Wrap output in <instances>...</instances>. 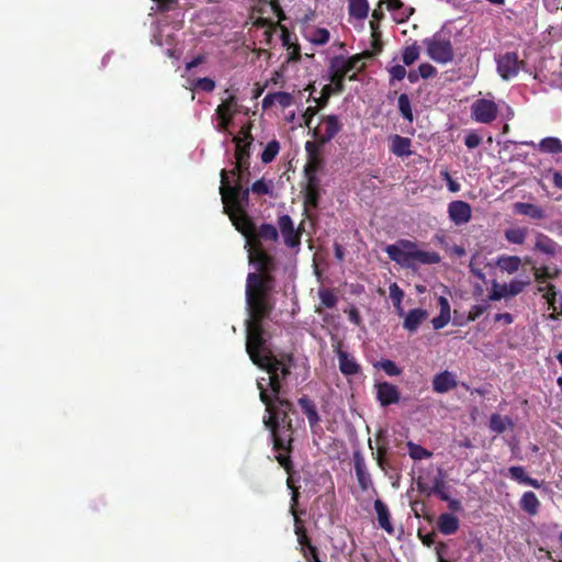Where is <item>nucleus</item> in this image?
Wrapping results in <instances>:
<instances>
[{"label":"nucleus","mask_w":562,"mask_h":562,"mask_svg":"<svg viewBox=\"0 0 562 562\" xmlns=\"http://www.w3.org/2000/svg\"><path fill=\"white\" fill-rule=\"evenodd\" d=\"M249 263L256 269L249 272L246 279V304L249 318L246 325L261 324L274 308L272 296L276 286L277 259L269 254L263 245H257L255 249L246 248Z\"/></svg>","instance_id":"f257e3e1"},{"label":"nucleus","mask_w":562,"mask_h":562,"mask_svg":"<svg viewBox=\"0 0 562 562\" xmlns=\"http://www.w3.org/2000/svg\"><path fill=\"white\" fill-rule=\"evenodd\" d=\"M246 351L258 368L266 371L268 376L257 379L256 384L262 380L269 396L273 400L283 398L282 390L294 366L292 355L278 357L270 345V334L263 328V323L246 325Z\"/></svg>","instance_id":"f03ea898"},{"label":"nucleus","mask_w":562,"mask_h":562,"mask_svg":"<svg viewBox=\"0 0 562 562\" xmlns=\"http://www.w3.org/2000/svg\"><path fill=\"white\" fill-rule=\"evenodd\" d=\"M385 251L391 260L406 268L413 267L415 262L436 265L441 261L438 252L419 250L416 243L408 239H400L396 244L389 245Z\"/></svg>","instance_id":"7ed1b4c3"},{"label":"nucleus","mask_w":562,"mask_h":562,"mask_svg":"<svg viewBox=\"0 0 562 562\" xmlns=\"http://www.w3.org/2000/svg\"><path fill=\"white\" fill-rule=\"evenodd\" d=\"M259 398L266 407L267 415L263 416L265 427L271 426H286L291 427L292 418L291 413H294V405L288 398H278L269 396L267 386L262 383V380L258 383Z\"/></svg>","instance_id":"20e7f679"},{"label":"nucleus","mask_w":562,"mask_h":562,"mask_svg":"<svg viewBox=\"0 0 562 562\" xmlns=\"http://www.w3.org/2000/svg\"><path fill=\"white\" fill-rule=\"evenodd\" d=\"M269 429L273 442V450L278 452L276 456L279 464L286 471L288 474L293 472V462L291 460V452L293 450V425L286 426H271L266 427Z\"/></svg>","instance_id":"39448f33"},{"label":"nucleus","mask_w":562,"mask_h":562,"mask_svg":"<svg viewBox=\"0 0 562 562\" xmlns=\"http://www.w3.org/2000/svg\"><path fill=\"white\" fill-rule=\"evenodd\" d=\"M361 55H353L349 58L344 56H335L330 60L329 65V79L335 85V92L337 94L345 91V79L349 77V72L355 69H362Z\"/></svg>","instance_id":"423d86ee"},{"label":"nucleus","mask_w":562,"mask_h":562,"mask_svg":"<svg viewBox=\"0 0 562 562\" xmlns=\"http://www.w3.org/2000/svg\"><path fill=\"white\" fill-rule=\"evenodd\" d=\"M424 44L428 56L438 64H448L453 60V46L449 38L435 34L430 38H425Z\"/></svg>","instance_id":"0eeeda50"},{"label":"nucleus","mask_w":562,"mask_h":562,"mask_svg":"<svg viewBox=\"0 0 562 562\" xmlns=\"http://www.w3.org/2000/svg\"><path fill=\"white\" fill-rule=\"evenodd\" d=\"M221 186H220V194L223 202L224 213L231 212L234 210H239V196L241 195L243 187L241 183L235 181L234 184H231L228 179V171L225 169L221 170Z\"/></svg>","instance_id":"6e6552de"},{"label":"nucleus","mask_w":562,"mask_h":562,"mask_svg":"<svg viewBox=\"0 0 562 562\" xmlns=\"http://www.w3.org/2000/svg\"><path fill=\"white\" fill-rule=\"evenodd\" d=\"M228 95L222 100V103L217 105L215 113L218 120L217 131L225 132L233 122L234 116L240 112L241 105L235 94L229 93V90H225Z\"/></svg>","instance_id":"1a4fd4ad"},{"label":"nucleus","mask_w":562,"mask_h":562,"mask_svg":"<svg viewBox=\"0 0 562 562\" xmlns=\"http://www.w3.org/2000/svg\"><path fill=\"white\" fill-rule=\"evenodd\" d=\"M251 125L243 126L239 131V135L234 136L233 142L235 143V159L239 167H244L248 172L250 162V146L254 142L251 135Z\"/></svg>","instance_id":"9d476101"},{"label":"nucleus","mask_w":562,"mask_h":562,"mask_svg":"<svg viewBox=\"0 0 562 562\" xmlns=\"http://www.w3.org/2000/svg\"><path fill=\"white\" fill-rule=\"evenodd\" d=\"M525 65L516 52H507L496 58L497 72L506 81L515 78Z\"/></svg>","instance_id":"9b49d317"},{"label":"nucleus","mask_w":562,"mask_h":562,"mask_svg":"<svg viewBox=\"0 0 562 562\" xmlns=\"http://www.w3.org/2000/svg\"><path fill=\"white\" fill-rule=\"evenodd\" d=\"M471 117L482 124H491L498 115V105L488 99H477L471 104Z\"/></svg>","instance_id":"f8f14e48"},{"label":"nucleus","mask_w":562,"mask_h":562,"mask_svg":"<svg viewBox=\"0 0 562 562\" xmlns=\"http://www.w3.org/2000/svg\"><path fill=\"white\" fill-rule=\"evenodd\" d=\"M445 472L442 469H438V474L435 476L432 481V486L430 487L427 483L424 482L423 477L419 476L416 480V487L418 492L426 494L427 496L436 495L439 499H449L448 493V484L445 480Z\"/></svg>","instance_id":"ddd939ff"},{"label":"nucleus","mask_w":562,"mask_h":562,"mask_svg":"<svg viewBox=\"0 0 562 562\" xmlns=\"http://www.w3.org/2000/svg\"><path fill=\"white\" fill-rule=\"evenodd\" d=\"M278 227L288 248H296L301 245L302 231L295 228L290 215L283 214L278 217Z\"/></svg>","instance_id":"4468645a"},{"label":"nucleus","mask_w":562,"mask_h":562,"mask_svg":"<svg viewBox=\"0 0 562 562\" xmlns=\"http://www.w3.org/2000/svg\"><path fill=\"white\" fill-rule=\"evenodd\" d=\"M278 239V228L272 224L263 223L259 227H255L254 235L249 241H246L245 248L255 249L258 244L262 245V241L276 243Z\"/></svg>","instance_id":"2eb2a0df"},{"label":"nucleus","mask_w":562,"mask_h":562,"mask_svg":"<svg viewBox=\"0 0 562 562\" xmlns=\"http://www.w3.org/2000/svg\"><path fill=\"white\" fill-rule=\"evenodd\" d=\"M235 228L245 236L246 241L251 239L256 227L255 222L245 210L226 212Z\"/></svg>","instance_id":"dca6fc26"},{"label":"nucleus","mask_w":562,"mask_h":562,"mask_svg":"<svg viewBox=\"0 0 562 562\" xmlns=\"http://www.w3.org/2000/svg\"><path fill=\"white\" fill-rule=\"evenodd\" d=\"M322 122L325 124V132L321 133L319 128L315 127L312 134L321 145H325L341 131L342 124L338 116L334 114L324 116Z\"/></svg>","instance_id":"f3484780"},{"label":"nucleus","mask_w":562,"mask_h":562,"mask_svg":"<svg viewBox=\"0 0 562 562\" xmlns=\"http://www.w3.org/2000/svg\"><path fill=\"white\" fill-rule=\"evenodd\" d=\"M321 145L318 140L316 142H306L305 143V150L307 154V164L305 166V175L306 177H310L312 175H316L318 170L323 166V157L321 154Z\"/></svg>","instance_id":"a211bd4d"},{"label":"nucleus","mask_w":562,"mask_h":562,"mask_svg":"<svg viewBox=\"0 0 562 562\" xmlns=\"http://www.w3.org/2000/svg\"><path fill=\"white\" fill-rule=\"evenodd\" d=\"M334 351L338 358L339 370L344 375H356L361 371V367L356 359L341 349V342H337V345L334 346Z\"/></svg>","instance_id":"6ab92c4d"},{"label":"nucleus","mask_w":562,"mask_h":562,"mask_svg":"<svg viewBox=\"0 0 562 562\" xmlns=\"http://www.w3.org/2000/svg\"><path fill=\"white\" fill-rule=\"evenodd\" d=\"M448 213L450 220L456 225H463L471 221L472 217V209L471 205L464 201H452L448 205Z\"/></svg>","instance_id":"aec40b11"},{"label":"nucleus","mask_w":562,"mask_h":562,"mask_svg":"<svg viewBox=\"0 0 562 562\" xmlns=\"http://www.w3.org/2000/svg\"><path fill=\"white\" fill-rule=\"evenodd\" d=\"M376 400L383 407L396 404L400 402L398 389L390 382H379L375 384Z\"/></svg>","instance_id":"412c9836"},{"label":"nucleus","mask_w":562,"mask_h":562,"mask_svg":"<svg viewBox=\"0 0 562 562\" xmlns=\"http://www.w3.org/2000/svg\"><path fill=\"white\" fill-rule=\"evenodd\" d=\"M355 473L362 491H367L372 486L371 475L367 470L366 461L360 451H353L352 453Z\"/></svg>","instance_id":"4be33fe9"},{"label":"nucleus","mask_w":562,"mask_h":562,"mask_svg":"<svg viewBox=\"0 0 562 562\" xmlns=\"http://www.w3.org/2000/svg\"><path fill=\"white\" fill-rule=\"evenodd\" d=\"M321 199L319 179L316 175L307 177V184L304 189V205L305 207H318Z\"/></svg>","instance_id":"5701e85b"},{"label":"nucleus","mask_w":562,"mask_h":562,"mask_svg":"<svg viewBox=\"0 0 562 562\" xmlns=\"http://www.w3.org/2000/svg\"><path fill=\"white\" fill-rule=\"evenodd\" d=\"M457 385L456 375L448 370L437 373L432 379V390L439 394L447 393L456 389Z\"/></svg>","instance_id":"b1692460"},{"label":"nucleus","mask_w":562,"mask_h":562,"mask_svg":"<svg viewBox=\"0 0 562 562\" xmlns=\"http://www.w3.org/2000/svg\"><path fill=\"white\" fill-rule=\"evenodd\" d=\"M460 528V520L451 513H442L437 519V529L445 536H452L457 533Z\"/></svg>","instance_id":"393cba45"},{"label":"nucleus","mask_w":562,"mask_h":562,"mask_svg":"<svg viewBox=\"0 0 562 562\" xmlns=\"http://www.w3.org/2000/svg\"><path fill=\"white\" fill-rule=\"evenodd\" d=\"M302 412L305 414L308 424L312 429L319 426L321 423V416L317 412L316 404L313 400H311L308 396L303 395L297 401Z\"/></svg>","instance_id":"a878e982"},{"label":"nucleus","mask_w":562,"mask_h":562,"mask_svg":"<svg viewBox=\"0 0 562 562\" xmlns=\"http://www.w3.org/2000/svg\"><path fill=\"white\" fill-rule=\"evenodd\" d=\"M412 140L408 137L393 135L391 137V151L397 157H409L413 151L411 149Z\"/></svg>","instance_id":"bb28decb"},{"label":"nucleus","mask_w":562,"mask_h":562,"mask_svg":"<svg viewBox=\"0 0 562 562\" xmlns=\"http://www.w3.org/2000/svg\"><path fill=\"white\" fill-rule=\"evenodd\" d=\"M427 316L428 314L426 310H411L403 322V327L411 333H415L420 326V324L427 318Z\"/></svg>","instance_id":"cd10ccee"},{"label":"nucleus","mask_w":562,"mask_h":562,"mask_svg":"<svg viewBox=\"0 0 562 562\" xmlns=\"http://www.w3.org/2000/svg\"><path fill=\"white\" fill-rule=\"evenodd\" d=\"M374 509L378 515V521L380 527L385 530L389 535L394 532V527L391 522V515L387 506L381 499H375Z\"/></svg>","instance_id":"c85d7f7f"},{"label":"nucleus","mask_w":562,"mask_h":562,"mask_svg":"<svg viewBox=\"0 0 562 562\" xmlns=\"http://www.w3.org/2000/svg\"><path fill=\"white\" fill-rule=\"evenodd\" d=\"M559 245L549 236L539 233L536 236L535 250L540 251L542 254L554 257L558 252Z\"/></svg>","instance_id":"c756f323"},{"label":"nucleus","mask_w":562,"mask_h":562,"mask_svg":"<svg viewBox=\"0 0 562 562\" xmlns=\"http://www.w3.org/2000/svg\"><path fill=\"white\" fill-rule=\"evenodd\" d=\"M508 473L510 479L517 481L520 484L529 485L535 488L541 487V482L536 479L530 477L525 469L520 465H514L508 469Z\"/></svg>","instance_id":"7c9ffc66"},{"label":"nucleus","mask_w":562,"mask_h":562,"mask_svg":"<svg viewBox=\"0 0 562 562\" xmlns=\"http://www.w3.org/2000/svg\"><path fill=\"white\" fill-rule=\"evenodd\" d=\"M520 508L529 516H536L539 513L540 502L537 495L531 492H525L519 502Z\"/></svg>","instance_id":"2f4dec72"},{"label":"nucleus","mask_w":562,"mask_h":562,"mask_svg":"<svg viewBox=\"0 0 562 562\" xmlns=\"http://www.w3.org/2000/svg\"><path fill=\"white\" fill-rule=\"evenodd\" d=\"M521 258L518 256H499L496 260V266L502 270L509 274L515 273L519 270L521 266Z\"/></svg>","instance_id":"473e14b6"},{"label":"nucleus","mask_w":562,"mask_h":562,"mask_svg":"<svg viewBox=\"0 0 562 562\" xmlns=\"http://www.w3.org/2000/svg\"><path fill=\"white\" fill-rule=\"evenodd\" d=\"M514 207L516 213L528 216L533 220H541L544 217L543 210L540 206L532 203L517 202Z\"/></svg>","instance_id":"72a5a7b5"},{"label":"nucleus","mask_w":562,"mask_h":562,"mask_svg":"<svg viewBox=\"0 0 562 562\" xmlns=\"http://www.w3.org/2000/svg\"><path fill=\"white\" fill-rule=\"evenodd\" d=\"M349 15L357 20H364L369 13L368 0H348Z\"/></svg>","instance_id":"f704fd0d"},{"label":"nucleus","mask_w":562,"mask_h":562,"mask_svg":"<svg viewBox=\"0 0 562 562\" xmlns=\"http://www.w3.org/2000/svg\"><path fill=\"white\" fill-rule=\"evenodd\" d=\"M528 229L525 227L507 228L504 232L505 239L514 245H522L527 238Z\"/></svg>","instance_id":"c9c22d12"},{"label":"nucleus","mask_w":562,"mask_h":562,"mask_svg":"<svg viewBox=\"0 0 562 562\" xmlns=\"http://www.w3.org/2000/svg\"><path fill=\"white\" fill-rule=\"evenodd\" d=\"M539 150L546 154L562 153V142L558 137H546L540 140Z\"/></svg>","instance_id":"e433bc0d"},{"label":"nucleus","mask_w":562,"mask_h":562,"mask_svg":"<svg viewBox=\"0 0 562 562\" xmlns=\"http://www.w3.org/2000/svg\"><path fill=\"white\" fill-rule=\"evenodd\" d=\"M292 473L289 474L286 480V486L291 490V503H290V514L295 517H300V513L297 512L299 498H300V487L294 485L293 479L291 476Z\"/></svg>","instance_id":"4c0bfd02"},{"label":"nucleus","mask_w":562,"mask_h":562,"mask_svg":"<svg viewBox=\"0 0 562 562\" xmlns=\"http://www.w3.org/2000/svg\"><path fill=\"white\" fill-rule=\"evenodd\" d=\"M508 426H513V422L507 416L503 417L499 414H493L490 418V429L495 434H503Z\"/></svg>","instance_id":"58836bf2"},{"label":"nucleus","mask_w":562,"mask_h":562,"mask_svg":"<svg viewBox=\"0 0 562 562\" xmlns=\"http://www.w3.org/2000/svg\"><path fill=\"white\" fill-rule=\"evenodd\" d=\"M532 271H533L535 280L539 284H543L547 280L554 279L558 276V271L555 270L552 272L548 266H542V267L533 266Z\"/></svg>","instance_id":"ea45409f"},{"label":"nucleus","mask_w":562,"mask_h":562,"mask_svg":"<svg viewBox=\"0 0 562 562\" xmlns=\"http://www.w3.org/2000/svg\"><path fill=\"white\" fill-rule=\"evenodd\" d=\"M408 454L413 460L428 459L432 456V452L426 448L414 443L413 441L407 442Z\"/></svg>","instance_id":"a19ab883"},{"label":"nucleus","mask_w":562,"mask_h":562,"mask_svg":"<svg viewBox=\"0 0 562 562\" xmlns=\"http://www.w3.org/2000/svg\"><path fill=\"white\" fill-rule=\"evenodd\" d=\"M530 284V279L527 277L526 279H514L509 283H506V290L508 296H515L521 293L526 286Z\"/></svg>","instance_id":"79ce46f5"},{"label":"nucleus","mask_w":562,"mask_h":562,"mask_svg":"<svg viewBox=\"0 0 562 562\" xmlns=\"http://www.w3.org/2000/svg\"><path fill=\"white\" fill-rule=\"evenodd\" d=\"M398 111L402 116L408 122H413V110L411 105V100L406 93H402L398 97Z\"/></svg>","instance_id":"37998d69"},{"label":"nucleus","mask_w":562,"mask_h":562,"mask_svg":"<svg viewBox=\"0 0 562 562\" xmlns=\"http://www.w3.org/2000/svg\"><path fill=\"white\" fill-rule=\"evenodd\" d=\"M279 149H280V145L277 140L269 142L261 154L262 162H265V164L271 162L278 155Z\"/></svg>","instance_id":"c03bdc74"},{"label":"nucleus","mask_w":562,"mask_h":562,"mask_svg":"<svg viewBox=\"0 0 562 562\" xmlns=\"http://www.w3.org/2000/svg\"><path fill=\"white\" fill-rule=\"evenodd\" d=\"M419 57V47L416 44L406 46L402 54L403 63L406 66L413 65Z\"/></svg>","instance_id":"a18cd8bd"},{"label":"nucleus","mask_w":562,"mask_h":562,"mask_svg":"<svg viewBox=\"0 0 562 562\" xmlns=\"http://www.w3.org/2000/svg\"><path fill=\"white\" fill-rule=\"evenodd\" d=\"M389 290L393 305L402 313L401 304L404 297V291L395 282L390 285Z\"/></svg>","instance_id":"49530a36"},{"label":"nucleus","mask_w":562,"mask_h":562,"mask_svg":"<svg viewBox=\"0 0 562 562\" xmlns=\"http://www.w3.org/2000/svg\"><path fill=\"white\" fill-rule=\"evenodd\" d=\"M329 31L324 27H318L312 33L310 41L315 45H324L329 41Z\"/></svg>","instance_id":"de8ad7c7"},{"label":"nucleus","mask_w":562,"mask_h":562,"mask_svg":"<svg viewBox=\"0 0 562 562\" xmlns=\"http://www.w3.org/2000/svg\"><path fill=\"white\" fill-rule=\"evenodd\" d=\"M378 366L389 375V376H397L402 373V369L397 367V364L390 360L384 359L381 360Z\"/></svg>","instance_id":"09e8293b"},{"label":"nucleus","mask_w":562,"mask_h":562,"mask_svg":"<svg viewBox=\"0 0 562 562\" xmlns=\"http://www.w3.org/2000/svg\"><path fill=\"white\" fill-rule=\"evenodd\" d=\"M319 299L323 305H325L328 308H333L337 304V296L335 293L329 289H323L319 290Z\"/></svg>","instance_id":"8fccbe9b"},{"label":"nucleus","mask_w":562,"mask_h":562,"mask_svg":"<svg viewBox=\"0 0 562 562\" xmlns=\"http://www.w3.org/2000/svg\"><path fill=\"white\" fill-rule=\"evenodd\" d=\"M543 299L547 301L549 308H552L554 312L557 311L555 302H557V289L552 283H548L546 285V293L542 294Z\"/></svg>","instance_id":"3c124183"},{"label":"nucleus","mask_w":562,"mask_h":562,"mask_svg":"<svg viewBox=\"0 0 562 562\" xmlns=\"http://www.w3.org/2000/svg\"><path fill=\"white\" fill-rule=\"evenodd\" d=\"M334 93H336L335 92V85L331 83V85L324 86V88L322 89L321 97L315 100L316 103H317V106L319 109L326 106V104L328 103L329 98Z\"/></svg>","instance_id":"603ef678"},{"label":"nucleus","mask_w":562,"mask_h":562,"mask_svg":"<svg viewBox=\"0 0 562 562\" xmlns=\"http://www.w3.org/2000/svg\"><path fill=\"white\" fill-rule=\"evenodd\" d=\"M506 283L505 284H498L497 282L493 283V289L488 295V299L491 301H498L505 296H508L507 290H506Z\"/></svg>","instance_id":"864d4df0"},{"label":"nucleus","mask_w":562,"mask_h":562,"mask_svg":"<svg viewBox=\"0 0 562 562\" xmlns=\"http://www.w3.org/2000/svg\"><path fill=\"white\" fill-rule=\"evenodd\" d=\"M389 74L391 76L390 78V85H393L395 80H403L406 76V69L402 65H394L391 68H389Z\"/></svg>","instance_id":"5fc2aeb1"},{"label":"nucleus","mask_w":562,"mask_h":562,"mask_svg":"<svg viewBox=\"0 0 562 562\" xmlns=\"http://www.w3.org/2000/svg\"><path fill=\"white\" fill-rule=\"evenodd\" d=\"M481 143L482 136L475 131H471L470 133H468L464 138V144L469 149H474L479 147Z\"/></svg>","instance_id":"6e6d98bb"},{"label":"nucleus","mask_w":562,"mask_h":562,"mask_svg":"<svg viewBox=\"0 0 562 562\" xmlns=\"http://www.w3.org/2000/svg\"><path fill=\"white\" fill-rule=\"evenodd\" d=\"M276 93V103H278L282 109H286L292 105L293 97L289 92H274Z\"/></svg>","instance_id":"4d7b16f0"},{"label":"nucleus","mask_w":562,"mask_h":562,"mask_svg":"<svg viewBox=\"0 0 562 562\" xmlns=\"http://www.w3.org/2000/svg\"><path fill=\"white\" fill-rule=\"evenodd\" d=\"M251 191L258 195H266L271 193L270 186L263 180H257L251 186Z\"/></svg>","instance_id":"13d9d810"},{"label":"nucleus","mask_w":562,"mask_h":562,"mask_svg":"<svg viewBox=\"0 0 562 562\" xmlns=\"http://www.w3.org/2000/svg\"><path fill=\"white\" fill-rule=\"evenodd\" d=\"M194 87L205 92H212L215 89V81L207 77L199 78Z\"/></svg>","instance_id":"bf43d9fd"},{"label":"nucleus","mask_w":562,"mask_h":562,"mask_svg":"<svg viewBox=\"0 0 562 562\" xmlns=\"http://www.w3.org/2000/svg\"><path fill=\"white\" fill-rule=\"evenodd\" d=\"M488 308V304H476L471 307V310L468 313V321L474 322L483 313H485Z\"/></svg>","instance_id":"052dcab7"},{"label":"nucleus","mask_w":562,"mask_h":562,"mask_svg":"<svg viewBox=\"0 0 562 562\" xmlns=\"http://www.w3.org/2000/svg\"><path fill=\"white\" fill-rule=\"evenodd\" d=\"M279 29L281 31L280 40H281L282 46L285 47L288 50H290L292 45L294 44V43H292L293 34L288 30L286 26H284L282 24L279 25Z\"/></svg>","instance_id":"680f3d73"},{"label":"nucleus","mask_w":562,"mask_h":562,"mask_svg":"<svg viewBox=\"0 0 562 562\" xmlns=\"http://www.w3.org/2000/svg\"><path fill=\"white\" fill-rule=\"evenodd\" d=\"M418 71L422 78L428 79L430 77H434L437 74V69L428 63L420 64L418 66Z\"/></svg>","instance_id":"e2e57ef3"},{"label":"nucleus","mask_w":562,"mask_h":562,"mask_svg":"<svg viewBox=\"0 0 562 562\" xmlns=\"http://www.w3.org/2000/svg\"><path fill=\"white\" fill-rule=\"evenodd\" d=\"M376 440L380 442L381 440H383V443L380 445L378 447V450L376 452L372 453L374 456V459H381L383 457L386 456V452H387V448H386V442H385V438H384V435H383V430H380L379 434L376 435Z\"/></svg>","instance_id":"0e129e2a"},{"label":"nucleus","mask_w":562,"mask_h":562,"mask_svg":"<svg viewBox=\"0 0 562 562\" xmlns=\"http://www.w3.org/2000/svg\"><path fill=\"white\" fill-rule=\"evenodd\" d=\"M449 322H450V314L447 315V314H442V313H439V315L434 317L431 321L432 327L437 330L443 328Z\"/></svg>","instance_id":"69168bd1"},{"label":"nucleus","mask_w":562,"mask_h":562,"mask_svg":"<svg viewBox=\"0 0 562 562\" xmlns=\"http://www.w3.org/2000/svg\"><path fill=\"white\" fill-rule=\"evenodd\" d=\"M318 106H307L303 113L304 125L311 128L314 116L318 113Z\"/></svg>","instance_id":"338daca9"},{"label":"nucleus","mask_w":562,"mask_h":562,"mask_svg":"<svg viewBox=\"0 0 562 562\" xmlns=\"http://www.w3.org/2000/svg\"><path fill=\"white\" fill-rule=\"evenodd\" d=\"M269 4L273 13L278 16L279 22L285 19V14L279 3V0H269Z\"/></svg>","instance_id":"774afa93"}]
</instances>
